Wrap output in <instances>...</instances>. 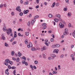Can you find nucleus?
<instances>
[{"instance_id": "obj_6", "label": "nucleus", "mask_w": 75, "mask_h": 75, "mask_svg": "<svg viewBox=\"0 0 75 75\" xmlns=\"http://www.w3.org/2000/svg\"><path fill=\"white\" fill-rule=\"evenodd\" d=\"M28 10H25L23 11V13L24 14H26L28 13Z\"/></svg>"}, {"instance_id": "obj_28", "label": "nucleus", "mask_w": 75, "mask_h": 75, "mask_svg": "<svg viewBox=\"0 0 75 75\" xmlns=\"http://www.w3.org/2000/svg\"><path fill=\"white\" fill-rule=\"evenodd\" d=\"M19 15L20 16H22L23 15V13L22 12H20L19 13Z\"/></svg>"}, {"instance_id": "obj_50", "label": "nucleus", "mask_w": 75, "mask_h": 75, "mask_svg": "<svg viewBox=\"0 0 75 75\" xmlns=\"http://www.w3.org/2000/svg\"><path fill=\"white\" fill-rule=\"evenodd\" d=\"M25 61L24 60H23L22 61V63L23 64H24L25 63Z\"/></svg>"}, {"instance_id": "obj_38", "label": "nucleus", "mask_w": 75, "mask_h": 75, "mask_svg": "<svg viewBox=\"0 0 75 75\" xmlns=\"http://www.w3.org/2000/svg\"><path fill=\"white\" fill-rule=\"evenodd\" d=\"M34 63L35 64H38V61L37 60H35V61Z\"/></svg>"}, {"instance_id": "obj_13", "label": "nucleus", "mask_w": 75, "mask_h": 75, "mask_svg": "<svg viewBox=\"0 0 75 75\" xmlns=\"http://www.w3.org/2000/svg\"><path fill=\"white\" fill-rule=\"evenodd\" d=\"M16 62H20V58H19L17 57V59L16 60Z\"/></svg>"}, {"instance_id": "obj_20", "label": "nucleus", "mask_w": 75, "mask_h": 75, "mask_svg": "<svg viewBox=\"0 0 75 75\" xmlns=\"http://www.w3.org/2000/svg\"><path fill=\"white\" fill-rule=\"evenodd\" d=\"M38 17H39V16L37 15L35 16L34 17V18H35V19H36V18H38Z\"/></svg>"}, {"instance_id": "obj_63", "label": "nucleus", "mask_w": 75, "mask_h": 75, "mask_svg": "<svg viewBox=\"0 0 75 75\" xmlns=\"http://www.w3.org/2000/svg\"><path fill=\"white\" fill-rule=\"evenodd\" d=\"M48 59H49V60H50V59H51V57H48Z\"/></svg>"}, {"instance_id": "obj_45", "label": "nucleus", "mask_w": 75, "mask_h": 75, "mask_svg": "<svg viewBox=\"0 0 75 75\" xmlns=\"http://www.w3.org/2000/svg\"><path fill=\"white\" fill-rule=\"evenodd\" d=\"M65 1L67 3H69V0H65Z\"/></svg>"}, {"instance_id": "obj_55", "label": "nucleus", "mask_w": 75, "mask_h": 75, "mask_svg": "<svg viewBox=\"0 0 75 75\" xmlns=\"http://www.w3.org/2000/svg\"><path fill=\"white\" fill-rule=\"evenodd\" d=\"M29 17H32V14H30L28 16Z\"/></svg>"}, {"instance_id": "obj_10", "label": "nucleus", "mask_w": 75, "mask_h": 75, "mask_svg": "<svg viewBox=\"0 0 75 75\" xmlns=\"http://www.w3.org/2000/svg\"><path fill=\"white\" fill-rule=\"evenodd\" d=\"M53 52L54 53H55V52H56V53H57L58 54V49H55L54 51Z\"/></svg>"}, {"instance_id": "obj_36", "label": "nucleus", "mask_w": 75, "mask_h": 75, "mask_svg": "<svg viewBox=\"0 0 75 75\" xmlns=\"http://www.w3.org/2000/svg\"><path fill=\"white\" fill-rule=\"evenodd\" d=\"M5 73L6 74V75H9V73H8V71H5Z\"/></svg>"}, {"instance_id": "obj_49", "label": "nucleus", "mask_w": 75, "mask_h": 75, "mask_svg": "<svg viewBox=\"0 0 75 75\" xmlns=\"http://www.w3.org/2000/svg\"><path fill=\"white\" fill-rule=\"evenodd\" d=\"M12 59H13V61H16V58H14V57H12Z\"/></svg>"}, {"instance_id": "obj_3", "label": "nucleus", "mask_w": 75, "mask_h": 75, "mask_svg": "<svg viewBox=\"0 0 75 75\" xmlns=\"http://www.w3.org/2000/svg\"><path fill=\"white\" fill-rule=\"evenodd\" d=\"M68 30L67 28H65L64 30V32L63 33L64 35H67L68 34Z\"/></svg>"}, {"instance_id": "obj_42", "label": "nucleus", "mask_w": 75, "mask_h": 75, "mask_svg": "<svg viewBox=\"0 0 75 75\" xmlns=\"http://www.w3.org/2000/svg\"><path fill=\"white\" fill-rule=\"evenodd\" d=\"M27 24L28 26H30V21L28 22V23Z\"/></svg>"}, {"instance_id": "obj_53", "label": "nucleus", "mask_w": 75, "mask_h": 75, "mask_svg": "<svg viewBox=\"0 0 75 75\" xmlns=\"http://www.w3.org/2000/svg\"><path fill=\"white\" fill-rule=\"evenodd\" d=\"M51 36L53 38H54L55 37L54 36V34L52 35Z\"/></svg>"}, {"instance_id": "obj_59", "label": "nucleus", "mask_w": 75, "mask_h": 75, "mask_svg": "<svg viewBox=\"0 0 75 75\" xmlns=\"http://www.w3.org/2000/svg\"><path fill=\"white\" fill-rule=\"evenodd\" d=\"M25 65H26L27 66L28 65V63H27V62H25Z\"/></svg>"}, {"instance_id": "obj_14", "label": "nucleus", "mask_w": 75, "mask_h": 75, "mask_svg": "<svg viewBox=\"0 0 75 75\" xmlns=\"http://www.w3.org/2000/svg\"><path fill=\"white\" fill-rule=\"evenodd\" d=\"M71 14L70 12H69L67 14V16L68 17H71Z\"/></svg>"}, {"instance_id": "obj_24", "label": "nucleus", "mask_w": 75, "mask_h": 75, "mask_svg": "<svg viewBox=\"0 0 75 75\" xmlns=\"http://www.w3.org/2000/svg\"><path fill=\"white\" fill-rule=\"evenodd\" d=\"M40 47H36V48H35V50H40Z\"/></svg>"}, {"instance_id": "obj_30", "label": "nucleus", "mask_w": 75, "mask_h": 75, "mask_svg": "<svg viewBox=\"0 0 75 75\" xmlns=\"http://www.w3.org/2000/svg\"><path fill=\"white\" fill-rule=\"evenodd\" d=\"M3 4H2L0 5V8H3Z\"/></svg>"}, {"instance_id": "obj_4", "label": "nucleus", "mask_w": 75, "mask_h": 75, "mask_svg": "<svg viewBox=\"0 0 75 75\" xmlns=\"http://www.w3.org/2000/svg\"><path fill=\"white\" fill-rule=\"evenodd\" d=\"M42 25L43 27L42 28V29L43 30H44V29H45V28H47V24L45 23H43L42 24Z\"/></svg>"}, {"instance_id": "obj_25", "label": "nucleus", "mask_w": 75, "mask_h": 75, "mask_svg": "<svg viewBox=\"0 0 75 75\" xmlns=\"http://www.w3.org/2000/svg\"><path fill=\"white\" fill-rule=\"evenodd\" d=\"M18 54L19 57H21V53L20 52H18Z\"/></svg>"}, {"instance_id": "obj_35", "label": "nucleus", "mask_w": 75, "mask_h": 75, "mask_svg": "<svg viewBox=\"0 0 75 75\" xmlns=\"http://www.w3.org/2000/svg\"><path fill=\"white\" fill-rule=\"evenodd\" d=\"M35 50V48L34 47H32L31 49V50L32 51H34Z\"/></svg>"}, {"instance_id": "obj_41", "label": "nucleus", "mask_w": 75, "mask_h": 75, "mask_svg": "<svg viewBox=\"0 0 75 75\" xmlns=\"http://www.w3.org/2000/svg\"><path fill=\"white\" fill-rule=\"evenodd\" d=\"M64 11H67V8H64Z\"/></svg>"}, {"instance_id": "obj_27", "label": "nucleus", "mask_w": 75, "mask_h": 75, "mask_svg": "<svg viewBox=\"0 0 75 75\" xmlns=\"http://www.w3.org/2000/svg\"><path fill=\"white\" fill-rule=\"evenodd\" d=\"M5 47H8V45L7 43L5 42Z\"/></svg>"}, {"instance_id": "obj_62", "label": "nucleus", "mask_w": 75, "mask_h": 75, "mask_svg": "<svg viewBox=\"0 0 75 75\" xmlns=\"http://www.w3.org/2000/svg\"><path fill=\"white\" fill-rule=\"evenodd\" d=\"M72 61H74L75 60V57H73L72 58Z\"/></svg>"}, {"instance_id": "obj_33", "label": "nucleus", "mask_w": 75, "mask_h": 75, "mask_svg": "<svg viewBox=\"0 0 75 75\" xmlns=\"http://www.w3.org/2000/svg\"><path fill=\"white\" fill-rule=\"evenodd\" d=\"M25 34L26 35H29V32H27L25 33Z\"/></svg>"}, {"instance_id": "obj_51", "label": "nucleus", "mask_w": 75, "mask_h": 75, "mask_svg": "<svg viewBox=\"0 0 75 75\" xmlns=\"http://www.w3.org/2000/svg\"><path fill=\"white\" fill-rule=\"evenodd\" d=\"M53 41H54V38H52L51 39H50V41H51V42H52Z\"/></svg>"}, {"instance_id": "obj_29", "label": "nucleus", "mask_w": 75, "mask_h": 75, "mask_svg": "<svg viewBox=\"0 0 75 75\" xmlns=\"http://www.w3.org/2000/svg\"><path fill=\"white\" fill-rule=\"evenodd\" d=\"M64 54H62L61 55L60 57V58H62L64 57Z\"/></svg>"}, {"instance_id": "obj_16", "label": "nucleus", "mask_w": 75, "mask_h": 75, "mask_svg": "<svg viewBox=\"0 0 75 75\" xmlns=\"http://www.w3.org/2000/svg\"><path fill=\"white\" fill-rule=\"evenodd\" d=\"M19 8H20V6H18L16 8V10L17 11L18 10V9H19Z\"/></svg>"}, {"instance_id": "obj_7", "label": "nucleus", "mask_w": 75, "mask_h": 75, "mask_svg": "<svg viewBox=\"0 0 75 75\" xmlns=\"http://www.w3.org/2000/svg\"><path fill=\"white\" fill-rule=\"evenodd\" d=\"M46 49L47 48H46V47L45 46H43L41 48V51H43L44 50H46Z\"/></svg>"}, {"instance_id": "obj_64", "label": "nucleus", "mask_w": 75, "mask_h": 75, "mask_svg": "<svg viewBox=\"0 0 75 75\" xmlns=\"http://www.w3.org/2000/svg\"><path fill=\"white\" fill-rule=\"evenodd\" d=\"M72 35L75 38V34H74V33H72Z\"/></svg>"}, {"instance_id": "obj_15", "label": "nucleus", "mask_w": 75, "mask_h": 75, "mask_svg": "<svg viewBox=\"0 0 75 75\" xmlns=\"http://www.w3.org/2000/svg\"><path fill=\"white\" fill-rule=\"evenodd\" d=\"M14 51H12L11 52V55L12 56H13L14 55Z\"/></svg>"}, {"instance_id": "obj_19", "label": "nucleus", "mask_w": 75, "mask_h": 75, "mask_svg": "<svg viewBox=\"0 0 75 75\" xmlns=\"http://www.w3.org/2000/svg\"><path fill=\"white\" fill-rule=\"evenodd\" d=\"M30 67L31 68L32 70H34V69H33V65H30Z\"/></svg>"}, {"instance_id": "obj_22", "label": "nucleus", "mask_w": 75, "mask_h": 75, "mask_svg": "<svg viewBox=\"0 0 75 75\" xmlns=\"http://www.w3.org/2000/svg\"><path fill=\"white\" fill-rule=\"evenodd\" d=\"M52 73L53 74H57V72L55 71H53L52 72Z\"/></svg>"}, {"instance_id": "obj_23", "label": "nucleus", "mask_w": 75, "mask_h": 75, "mask_svg": "<svg viewBox=\"0 0 75 75\" xmlns=\"http://www.w3.org/2000/svg\"><path fill=\"white\" fill-rule=\"evenodd\" d=\"M56 16L58 17L59 18V17H61V16L59 14H57L56 15Z\"/></svg>"}, {"instance_id": "obj_9", "label": "nucleus", "mask_w": 75, "mask_h": 75, "mask_svg": "<svg viewBox=\"0 0 75 75\" xmlns=\"http://www.w3.org/2000/svg\"><path fill=\"white\" fill-rule=\"evenodd\" d=\"M1 39L3 40H5L6 39V38L3 34L2 35Z\"/></svg>"}, {"instance_id": "obj_40", "label": "nucleus", "mask_w": 75, "mask_h": 75, "mask_svg": "<svg viewBox=\"0 0 75 75\" xmlns=\"http://www.w3.org/2000/svg\"><path fill=\"white\" fill-rule=\"evenodd\" d=\"M68 27L69 28H70V27H71V23H69V24Z\"/></svg>"}, {"instance_id": "obj_43", "label": "nucleus", "mask_w": 75, "mask_h": 75, "mask_svg": "<svg viewBox=\"0 0 75 75\" xmlns=\"http://www.w3.org/2000/svg\"><path fill=\"white\" fill-rule=\"evenodd\" d=\"M16 69H15L14 70V71L13 72V74H16Z\"/></svg>"}, {"instance_id": "obj_58", "label": "nucleus", "mask_w": 75, "mask_h": 75, "mask_svg": "<svg viewBox=\"0 0 75 75\" xmlns=\"http://www.w3.org/2000/svg\"><path fill=\"white\" fill-rule=\"evenodd\" d=\"M36 1L37 4H38V3H39V0H36Z\"/></svg>"}, {"instance_id": "obj_37", "label": "nucleus", "mask_w": 75, "mask_h": 75, "mask_svg": "<svg viewBox=\"0 0 75 75\" xmlns=\"http://www.w3.org/2000/svg\"><path fill=\"white\" fill-rule=\"evenodd\" d=\"M8 69H10L11 68V67L10 65H9L8 66Z\"/></svg>"}, {"instance_id": "obj_52", "label": "nucleus", "mask_w": 75, "mask_h": 75, "mask_svg": "<svg viewBox=\"0 0 75 75\" xmlns=\"http://www.w3.org/2000/svg\"><path fill=\"white\" fill-rule=\"evenodd\" d=\"M71 48H73L74 47V45H71Z\"/></svg>"}, {"instance_id": "obj_34", "label": "nucleus", "mask_w": 75, "mask_h": 75, "mask_svg": "<svg viewBox=\"0 0 75 75\" xmlns=\"http://www.w3.org/2000/svg\"><path fill=\"white\" fill-rule=\"evenodd\" d=\"M43 58H45V59H46V57H45V54H43Z\"/></svg>"}, {"instance_id": "obj_1", "label": "nucleus", "mask_w": 75, "mask_h": 75, "mask_svg": "<svg viewBox=\"0 0 75 75\" xmlns=\"http://www.w3.org/2000/svg\"><path fill=\"white\" fill-rule=\"evenodd\" d=\"M5 62L4 63V64L6 66H8V63L11 65L13 64V62L11 61H10V59H6L5 60Z\"/></svg>"}, {"instance_id": "obj_54", "label": "nucleus", "mask_w": 75, "mask_h": 75, "mask_svg": "<svg viewBox=\"0 0 75 75\" xmlns=\"http://www.w3.org/2000/svg\"><path fill=\"white\" fill-rule=\"evenodd\" d=\"M52 48H55V47H56L55 45H52Z\"/></svg>"}, {"instance_id": "obj_57", "label": "nucleus", "mask_w": 75, "mask_h": 75, "mask_svg": "<svg viewBox=\"0 0 75 75\" xmlns=\"http://www.w3.org/2000/svg\"><path fill=\"white\" fill-rule=\"evenodd\" d=\"M25 42L26 44H28V42L27 40H25Z\"/></svg>"}, {"instance_id": "obj_56", "label": "nucleus", "mask_w": 75, "mask_h": 75, "mask_svg": "<svg viewBox=\"0 0 75 75\" xmlns=\"http://www.w3.org/2000/svg\"><path fill=\"white\" fill-rule=\"evenodd\" d=\"M11 14L12 16L14 15V12H12L11 13Z\"/></svg>"}, {"instance_id": "obj_26", "label": "nucleus", "mask_w": 75, "mask_h": 75, "mask_svg": "<svg viewBox=\"0 0 75 75\" xmlns=\"http://www.w3.org/2000/svg\"><path fill=\"white\" fill-rule=\"evenodd\" d=\"M55 45V46H56V47H59V45L58 44H56Z\"/></svg>"}, {"instance_id": "obj_17", "label": "nucleus", "mask_w": 75, "mask_h": 75, "mask_svg": "<svg viewBox=\"0 0 75 75\" xmlns=\"http://www.w3.org/2000/svg\"><path fill=\"white\" fill-rule=\"evenodd\" d=\"M3 30L4 31H6V27L4 26L3 29Z\"/></svg>"}, {"instance_id": "obj_8", "label": "nucleus", "mask_w": 75, "mask_h": 75, "mask_svg": "<svg viewBox=\"0 0 75 75\" xmlns=\"http://www.w3.org/2000/svg\"><path fill=\"white\" fill-rule=\"evenodd\" d=\"M59 25L60 26V28H62L64 27V24H62V23L60 22L59 23Z\"/></svg>"}, {"instance_id": "obj_18", "label": "nucleus", "mask_w": 75, "mask_h": 75, "mask_svg": "<svg viewBox=\"0 0 75 75\" xmlns=\"http://www.w3.org/2000/svg\"><path fill=\"white\" fill-rule=\"evenodd\" d=\"M59 21V20H58V19H57V18H55L54 20V21H55V22H58Z\"/></svg>"}, {"instance_id": "obj_39", "label": "nucleus", "mask_w": 75, "mask_h": 75, "mask_svg": "<svg viewBox=\"0 0 75 75\" xmlns=\"http://www.w3.org/2000/svg\"><path fill=\"white\" fill-rule=\"evenodd\" d=\"M45 44L47 46H49V45L48 44V43L47 42H46L45 43Z\"/></svg>"}, {"instance_id": "obj_48", "label": "nucleus", "mask_w": 75, "mask_h": 75, "mask_svg": "<svg viewBox=\"0 0 75 75\" xmlns=\"http://www.w3.org/2000/svg\"><path fill=\"white\" fill-rule=\"evenodd\" d=\"M14 37H15V38H16V37H17V34H14Z\"/></svg>"}, {"instance_id": "obj_5", "label": "nucleus", "mask_w": 75, "mask_h": 75, "mask_svg": "<svg viewBox=\"0 0 75 75\" xmlns=\"http://www.w3.org/2000/svg\"><path fill=\"white\" fill-rule=\"evenodd\" d=\"M27 47L28 48H30V47H31H31H33V44L32 43L30 42L29 43V45H27Z\"/></svg>"}, {"instance_id": "obj_61", "label": "nucleus", "mask_w": 75, "mask_h": 75, "mask_svg": "<svg viewBox=\"0 0 75 75\" xmlns=\"http://www.w3.org/2000/svg\"><path fill=\"white\" fill-rule=\"evenodd\" d=\"M39 7V6L38 5L36 6L35 7V8H38Z\"/></svg>"}, {"instance_id": "obj_12", "label": "nucleus", "mask_w": 75, "mask_h": 75, "mask_svg": "<svg viewBox=\"0 0 75 75\" xmlns=\"http://www.w3.org/2000/svg\"><path fill=\"white\" fill-rule=\"evenodd\" d=\"M51 57H52V59H54L55 57H56V55L55 54H52L51 55Z\"/></svg>"}, {"instance_id": "obj_11", "label": "nucleus", "mask_w": 75, "mask_h": 75, "mask_svg": "<svg viewBox=\"0 0 75 75\" xmlns=\"http://www.w3.org/2000/svg\"><path fill=\"white\" fill-rule=\"evenodd\" d=\"M35 19H33V21H31V24L32 25H34V23H35Z\"/></svg>"}, {"instance_id": "obj_47", "label": "nucleus", "mask_w": 75, "mask_h": 75, "mask_svg": "<svg viewBox=\"0 0 75 75\" xmlns=\"http://www.w3.org/2000/svg\"><path fill=\"white\" fill-rule=\"evenodd\" d=\"M22 58L24 60H26V57H23Z\"/></svg>"}, {"instance_id": "obj_46", "label": "nucleus", "mask_w": 75, "mask_h": 75, "mask_svg": "<svg viewBox=\"0 0 75 75\" xmlns=\"http://www.w3.org/2000/svg\"><path fill=\"white\" fill-rule=\"evenodd\" d=\"M25 4H28V1H26L25 3Z\"/></svg>"}, {"instance_id": "obj_21", "label": "nucleus", "mask_w": 75, "mask_h": 75, "mask_svg": "<svg viewBox=\"0 0 75 75\" xmlns=\"http://www.w3.org/2000/svg\"><path fill=\"white\" fill-rule=\"evenodd\" d=\"M48 17L49 18H51L52 17V15L51 14H49L48 15Z\"/></svg>"}, {"instance_id": "obj_32", "label": "nucleus", "mask_w": 75, "mask_h": 75, "mask_svg": "<svg viewBox=\"0 0 75 75\" xmlns=\"http://www.w3.org/2000/svg\"><path fill=\"white\" fill-rule=\"evenodd\" d=\"M16 43H17V42L14 41L13 43H12V45H14V44H16Z\"/></svg>"}, {"instance_id": "obj_60", "label": "nucleus", "mask_w": 75, "mask_h": 75, "mask_svg": "<svg viewBox=\"0 0 75 75\" xmlns=\"http://www.w3.org/2000/svg\"><path fill=\"white\" fill-rule=\"evenodd\" d=\"M59 21H62V19H61V18H59Z\"/></svg>"}, {"instance_id": "obj_44", "label": "nucleus", "mask_w": 75, "mask_h": 75, "mask_svg": "<svg viewBox=\"0 0 75 75\" xmlns=\"http://www.w3.org/2000/svg\"><path fill=\"white\" fill-rule=\"evenodd\" d=\"M55 2H54V3L53 4H52V6L53 7H54V6H55Z\"/></svg>"}, {"instance_id": "obj_31", "label": "nucleus", "mask_w": 75, "mask_h": 75, "mask_svg": "<svg viewBox=\"0 0 75 75\" xmlns=\"http://www.w3.org/2000/svg\"><path fill=\"white\" fill-rule=\"evenodd\" d=\"M11 68L12 69H14L16 68V67H15L13 66L11 67Z\"/></svg>"}, {"instance_id": "obj_2", "label": "nucleus", "mask_w": 75, "mask_h": 75, "mask_svg": "<svg viewBox=\"0 0 75 75\" xmlns=\"http://www.w3.org/2000/svg\"><path fill=\"white\" fill-rule=\"evenodd\" d=\"M6 31L8 35H9L10 34V35L12 37L13 36V34H12V30L11 29V28L7 29Z\"/></svg>"}]
</instances>
